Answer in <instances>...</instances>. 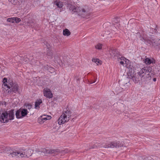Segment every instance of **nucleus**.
<instances>
[{
	"label": "nucleus",
	"mask_w": 160,
	"mask_h": 160,
	"mask_svg": "<svg viewBox=\"0 0 160 160\" xmlns=\"http://www.w3.org/2000/svg\"><path fill=\"white\" fill-rule=\"evenodd\" d=\"M14 109H12L8 112V119L7 120H13L14 119Z\"/></svg>",
	"instance_id": "obj_9"
},
{
	"label": "nucleus",
	"mask_w": 160,
	"mask_h": 160,
	"mask_svg": "<svg viewBox=\"0 0 160 160\" xmlns=\"http://www.w3.org/2000/svg\"><path fill=\"white\" fill-rule=\"evenodd\" d=\"M152 1L153 2H156V0H153Z\"/></svg>",
	"instance_id": "obj_40"
},
{
	"label": "nucleus",
	"mask_w": 160,
	"mask_h": 160,
	"mask_svg": "<svg viewBox=\"0 0 160 160\" xmlns=\"http://www.w3.org/2000/svg\"><path fill=\"white\" fill-rule=\"evenodd\" d=\"M2 104V105H5V106H6V102L5 101H1L0 102V105Z\"/></svg>",
	"instance_id": "obj_30"
},
{
	"label": "nucleus",
	"mask_w": 160,
	"mask_h": 160,
	"mask_svg": "<svg viewBox=\"0 0 160 160\" xmlns=\"http://www.w3.org/2000/svg\"><path fill=\"white\" fill-rule=\"evenodd\" d=\"M54 4H56L59 8H62L63 6V3L59 1H56L55 2H54Z\"/></svg>",
	"instance_id": "obj_16"
},
{
	"label": "nucleus",
	"mask_w": 160,
	"mask_h": 160,
	"mask_svg": "<svg viewBox=\"0 0 160 160\" xmlns=\"http://www.w3.org/2000/svg\"><path fill=\"white\" fill-rule=\"evenodd\" d=\"M118 19H117V18H116V19H115V20H117V22H116V23H117V22H118Z\"/></svg>",
	"instance_id": "obj_39"
},
{
	"label": "nucleus",
	"mask_w": 160,
	"mask_h": 160,
	"mask_svg": "<svg viewBox=\"0 0 160 160\" xmlns=\"http://www.w3.org/2000/svg\"><path fill=\"white\" fill-rule=\"evenodd\" d=\"M52 118L51 116L46 115H43L38 118V120H50Z\"/></svg>",
	"instance_id": "obj_10"
},
{
	"label": "nucleus",
	"mask_w": 160,
	"mask_h": 160,
	"mask_svg": "<svg viewBox=\"0 0 160 160\" xmlns=\"http://www.w3.org/2000/svg\"><path fill=\"white\" fill-rule=\"evenodd\" d=\"M102 44L98 43L95 46V48L97 49L101 50L102 48Z\"/></svg>",
	"instance_id": "obj_22"
},
{
	"label": "nucleus",
	"mask_w": 160,
	"mask_h": 160,
	"mask_svg": "<svg viewBox=\"0 0 160 160\" xmlns=\"http://www.w3.org/2000/svg\"><path fill=\"white\" fill-rule=\"evenodd\" d=\"M2 82L3 84L2 86H4L10 89L8 92H12L16 93H19V86L17 83L14 82L11 80L7 81V79L5 78L3 79Z\"/></svg>",
	"instance_id": "obj_3"
},
{
	"label": "nucleus",
	"mask_w": 160,
	"mask_h": 160,
	"mask_svg": "<svg viewBox=\"0 0 160 160\" xmlns=\"http://www.w3.org/2000/svg\"><path fill=\"white\" fill-rule=\"evenodd\" d=\"M71 112L70 111L67 110L66 111H64L63 113L61 116L60 117L58 118V120H62V119L64 120L67 119V118H69L71 116Z\"/></svg>",
	"instance_id": "obj_5"
},
{
	"label": "nucleus",
	"mask_w": 160,
	"mask_h": 160,
	"mask_svg": "<svg viewBox=\"0 0 160 160\" xmlns=\"http://www.w3.org/2000/svg\"><path fill=\"white\" fill-rule=\"evenodd\" d=\"M40 122H39L40 124H42L44 122L43 121H39Z\"/></svg>",
	"instance_id": "obj_37"
},
{
	"label": "nucleus",
	"mask_w": 160,
	"mask_h": 160,
	"mask_svg": "<svg viewBox=\"0 0 160 160\" xmlns=\"http://www.w3.org/2000/svg\"><path fill=\"white\" fill-rule=\"evenodd\" d=\"M66 121H57L56 122V127H54V128H55L57 130L59 128V126L62 123H64L66 122Z\"/></svg>",
	"instance_id": "obj_13"
},
{
	"label": "nucleus",
	"mask_w": 160,
	"mask_h": 160,
	"mask_svg": "<svg viewBox=\"0 0 160 160\" xmlns=\"http://www.w3.org/2000/svg\"><path fill=\"white\" fill-rule=\"evenodd\" d=\"M54 68L50 67H49V68L47 69V70L49 71L52 73L54 71Z\"/></svg>",
	"instance_id": "obj_29"
},
{
	"label": "nucleus",
	"mask_w": 160,
	"mask_h": 160,
	"mask_svg": "<svg viewBox=\"0 0 160 160\" xmlns=\"http://www.w3.org/2000/svg\"><path fill=\"white\" fill-rule=\"evenodd\" d=\"M153 80L154 82H155L156 81V78H154L153 79Z\"/></svg>",
	"instance_id": "obj_38"
},
{
	"label": "nucleus",
	"mask_w": 160,
	"mask_h": 160,
	"mask_svg": "<svg viewBox=\"0 0 160 160\" xmlns=\"http://www.w3.org/2000/svg\"><path fill=\"white\" fill-rule=\"evenodd\" d=\"M48 52H47V55H48L50 56H52V52L50 50V49H48Z\"/></svg>",
	"instance_id": "obj_28"
},
{
	"label": "nucleus",
	"mask_w": 160,
	"mask_h": 160,
	"mask_svg": "<svg viewBox=\"0 0 160 160\" xmlns=\"http://www.w3.org/2000/svg\"><path fill=\"white\" fill-rule=\"evenodd\" d=\"M32 152L31 149L23 150L20 149L17 151L13 152L11 153V156L13 157L17 156L20 158L28 157L30 156Z\"/></svg>",
	"instance_id": "obj_4"
},
{
	"label": "nucleus",
	"mask_w": 160,
	"mask_h": 160,
	"mask_svg": "<svg viewBox=\"0 0 160 160\" xmlns=\"http://www.w3.org/2000/svg\"><path fill=\"white\" fill-rule=\"evenodd\" d=\"M144 62L146 64L149 65L151 63H153V62L152 60L149 58H146L144 60Z\"/></svg>",
	"instance_id": "obj_15"
},
{
	"label": "nucleus",
	"mask_w": 160,
	"mask_h": 160,
	"mask_svg": "<svg viewBox=\"0 0 160 160\" xmlns=\"http://www.w3.org/2000/svg\"><path fill=\"white\" fill-rule=\"evenodd\" d=\"M110 54L111 57H114L117 54V51L115 49H111L110 51Z\"/></svg>",
	"instance_id": "obj_14"
},
{
	"label": "nucleus",
	"mask_w": 160,
	"mask_h": 160,
	"mask_svg": "<svg viewBox=\"0 0 160 160\" xmlns=\"http://www.w3.org/2000/svg\"><path fill=\"white\" fill-rule=\"evenodd\" d=\"M26 107L28 109H30L32 107V105L30 104H28L27 105Z\"/></svg>",
	"instance_id": "obj_33"
},
{
	"label": "nucleus",
	"mask_w": 160,
	"mask_h": 160,
	"mask_svg": "<svg viewBox=\"0 0 160 160\" xmlns=\"http://www.w3.org/2000/svg\"><path fill=\"white\" fill-rule=\"evenodd\" d=\"M92 61L98 64V63H100L101 61L98 59L93 58L92 59Z\"/></svg>",
	"instance_id": "obj_27"
},
{
	"label": "nucleus",
	"mask_w": 160,
	"mask_h": 160,
	"mask_svg": "<svg viewBox=\"0 0 160 160\" xmlns=\"http://www.w3.org/2000/svg\"><path fill=\"white\" fill-rule=\"evenodd\" d=\"M0 111V120H4V119L8 120V113L7 111Z\"/></svg>",
	"instance_id": "obj_8"
},
{
	"label": "nucleus",
	"mask_w": 160,
	"mask_h": 160,
	"mask_svg": "<svg viewBox=\"0 0 160 160\" xmlns=\"http://www.w3.org/2000/svg\"><path fill=\"white\" fill-rule=\"evenodd\" d=\"M16 116L17 118L18 119H19L22 118V117H21V112L19 110L17 111L16 113Z\"/></svg>",
	"instance_id": "obj_21"
},
{
	"label": "nucleus",
	"mask_w": 160,
	"mask_h": 160,
	"mask_svg": "<svg viewBox=\"0 0 160 160\" xmlns=\"http://www.w3.org/2000/svg\"><path fill=\"white\" fill-rule=\"evenodd\" d=\"M12 4L14 5H18L20 4L19 0H8Z\"/></svg>",
	"instance_id": "obj_20"
},
{
	"label": "nucleus",
	"mask_w": 160,
	"mask_h": 160,
	"mask_svg": "<svg viewBox=\"0 0 160 160\" xmlns=\"http://www.w3.org/2000/svg\"><path fill=\"white\" fill-rule=\"evenodd\" d=\"M119 144V142H111L110 145L107 146L105 147L106 148H114V147H117L119 146L118 145Z\"/></svg>",
	"instance_id": "obj_12"
},
{
	"label": "nucleus",
	"mask_w": 160,
	"mask_h": 160,
	"mask_svg": "<svg viewBox=\"0 0 160 160\" xmlns=\"http://www.w3.org/2000/svg\"><path fill=\"white\" fill-rule=\"evenodd\" d=\"M43 43H44V44L46 46V47L48 49H50V46L47 42L44 41V42H43Z\"/></svg>",
	"instance_id": "obj_24"
},
{
	"label": "nucleus",
	"mask_w": 160,
	"mask_h": 160,
	"mask_svg": "<svg viewBox=\"0 0 160 160\" xmlns=\"http://www.w3.org/2000/svg\"><path fill=\"white\" fill-rule=\"evenodd\" d=\"M14 17H12L11 18H8L7 19V21L8 22H10L12 23H13L14 22Z\"/></svg>",
	"instance_id": "obj_26"
},
{
	"label": "nucleus",
	"mask_w": 160,
	"mask_h": 160,
	"mask_svg": "<svg viewBox=\"0 0 160 160\" xmlns=\"http://www.w3.org/2000/svg\"><path fill=\"white\" fill-rule=\"evenodd\" d=\"M157 25H155V28H157Z\"/></svg>",
	"instance_id": "obj_41"
},
{
	"label": "nucleus",
	"mask_w": 160,
	"mask_h": 160,
	"mask_svg": "<svg viewBox=\"0 0 160 160\" xmlns=\"http://www.w3.org/2000/svg\"><path fill=\"white\" fill-rule=\"evenodd\" d=\"M49 67H48V65L45 66L44 67V68H45L46 70H47V69L49 68Z\"/></svg>",
	"instance_id": "obj_34"
},
{
	"label": "nucleus",
	"mask_w": 160,
	"mask_h": 160,
	"mask_svg": "<svg viewBox=\"0 0 160 160\" xmlns=\"http://www.w3.org/2000/svg\"><path fill=\"white\" fill-rule=\"evenodd\" d=\"M63 35L64 36H69L71 34L70 32L67 29H65L63 31Z\"/></svg>",
	"instance_id": "obj_18"
},
{
	"label": "nucleus",
	"mask_w": 160,
	"mask_h": 160,
	"mask_svg": "<svg viewBox=\"0 0 160 160\" xmlns=\"http://www.w3.org/2000/svg\"><path fill=\"white\" fill-rule=\"evenodd\" d=\"M120 63L121 65H123L124 64V62L122 61H120Z\"/></svg>",
	"instance_id": "obj_36"
},
{
	"label": "nucleus",
	"mask_w": 160,
	"mask_h": 160,
	"mask_svg": "<svg viewBox=\"0 0 160 160\" xmlns=\"http://www.w3.org/2000/svg\"><path fill=\"white\" fill-rule=\"evenodd\" d=\"M125 105L123 104H121L118 107V109L116 111L117 113H120L123 112L124 109Z\"/></svg>",
	"instance_id": "obj_11"
},
{
	"label": "nucleus",
	"mask_w": 160,
	"mask_h": 160,
	"mask_svg": "<svg viewBox=\"0 0 160 160\" xmlns=\"http://www.w3.org/2000/svg\"><path fill=\"white\" fill-rule=\"evenodd\" d=\"M152 71L151 70V68L148 67H144L140 69V70L137 72V77L135 76L132 78L133 81H134L135 83H138V82L142 79L144 76V75H147L146 77L147 79L148 80L151 79V75L152 74Z\"/></svg>",
	"instance_id": "obj_1"
},
{
	"label": "nucleus",
	"mask_w": 160,
	"mask_h": 160,
	"mask_svg": "<svg viewBox=\"0 0 160 160\" xmlns=\"http://www.w3.org/2000/svg\"><path fill=\"white\" fill-rule=\"evenodd\" d=\"M28 111L26 109H23L21 112V117H22L25 116L28 113Z\"/></svg>",
	"instance_id": "obj_19"
},
{
	"label": "nucleus",
	"mask_w": 160,
	"mask_h": 160,
	"mask_svg": "<svg viewBox=\"0 0 160 160\" xmlns=\"http://www.w3.org/2000/svg\"><path fill=\"white\" fill-rule=\"evenodd\" d=\"M43 94L44 96L49 98H51L53 97L52 93L49 89H44Z\"/></svg>",
	"instance_id": "obj_7"
},
{
	"label": "nucleus",
	"mask_w": 160,
	"mask_h": 160,
	"mask_svg": "<svg viewBox=\"0 0 160 160\" xmlns=\"http://www.w3.org/2000/svg\"><path fill=\"white\" fill-rule=\"evenodd\" d=\"M68 7L70 10L73 12H77L78 14L82 17H85L90 15L88 9L85 7L84 8L80 7H75L73 5L71 4L68 5Z\"/></svg>",
	"instance_id": "obj_2"
},
{
	"label": "nucleus",
	"mask_w": 160,
	"mask_h": 160,
	"mask_svg": "<svg viewBox=\"0 0 160 160\" xmlns=\"http://www.w3.org/2000/svg\"><path fill=\"white\" fill-rule=\"evenodd\" d=\"M125 59V58L123 57H121L118 58V61H119L120 60L122 61V60H124V59Z\"/></svg>",
	"instance_id": "obj_31"
},
{
	"label": "nucleus",
	"mask_w": 160,
	"mask_h": 160,
	"mask_svg": "<svg viewBox=\"0 0 160 160\" xmlns=\"http://www.w3.org/2000/svg\"><path fill=\"white\" fill-rule=\"evenodd\" d=\"M140 40L144 42L147 45H149L150 46L153 45V42L152 40H151L148 37H142L140 36Z\"/></svg>",
	"instance_id": "obj_6"
},
{
	"label": "nucleus",
	"mask_w": 160,
	"mask_h": 160,
	"mask_svg": "<svg viewBox=\"0 0 160 160\" xmlns=\"http://www.w3.org/2000/svg\"><path fill=\"white\" fill-rule=\"evenodd\" d=\"M42 102V100L41 99L37 100L35 102V108H37L38 107H39V105Z\"/></svg>",
	"instance_id": "obj_17"
},
{
	"label": "nucleus",
	"mask_w": 160,
	"mask_h": 160,
	"mask_svg": "<svg viewBox=\"0 0 160 160\" xmlns=\"http://www.w3.org/2000/svg\"><path fill=\"white\" fill-rule=\"evenodd\" d=\"M14 22L16 23H18L20 22L21 20L20 18H18L17 17H14Z\"/></svg>",
	"instance_id": "obj_25"
},
{
	"label": "nucleus",
	"mask_w": 160,
	"mask_h": 160,
	"mask_svg": "<svg viewBox=\"0 0 160 160\" xmlns=\"http://www.w3.org/2000/svg\"><path fill=\"white\" fill-rule=\"evenodd\" d=\"M150 31L152 34H156L158 32L156 28H150Z\"/></svg>",
	"instance_id": "obj_23"
},
{
	"label": "nucleus",
	"mask_w": 160,
	"mask_h": 160,
	"mask_svg": "<svg viewBox=\"0 0 160 160\" xmlns=\"http://www.w3.org/2000/svg\"><path fill=\"white\" fill-rule=\"evenodd\" d=\"M93 78L94 79V80H91L90 81V84H92V83H94V82H95L96 81V79L95 78V77H93Z\"/></svg>",
	"instance_id": "obj_32"
},
{
	"label": "nucleus",
	"mask_w": 160,
	"mask_h": 160,
	"mask_svg": "<svg viewBox=\"0 0 160 160\" xmlns=\"http://www.w3.org/2000/svg\"><path fill=\"white\" fill-rule=\"evenodd\" d=\"M8 121H0V122H3L4 123H7L8 122Z\"/></svg>",
	"instance_id": "obj_35"
}]
</instances>
